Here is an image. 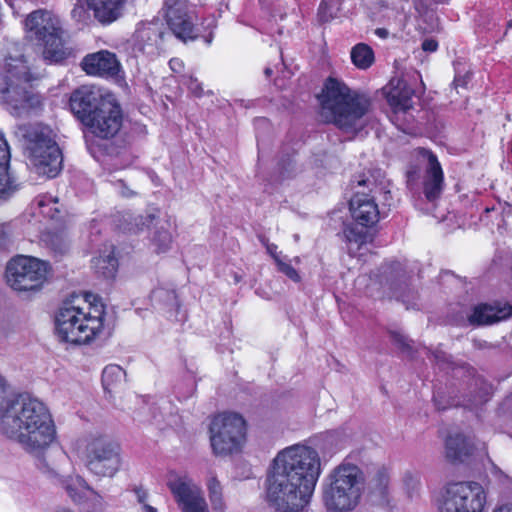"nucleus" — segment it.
<instances>
[{
    "mask_svg": "<svg viewBox=\"0 0 512 512\" xmlns=\"http://www.w3.org/2000/svg\"><path fill=\"white\" fill-rule=\"evenodd\" d=\"M321 474L318 452L296 444L281 450L267 477V498L277 512H300L310 501Z\"/></svg>",
    "mask_w": 512,
    "mask_h": 512,
    "instance_id": "nucleus-1",
    "label": "nucleus"
},
{
    "mask_svg": "<svg viewBox=\"0 0 512 512\" xmlns=\"http://www.w3.org/2000/svg\"><path fill=\"white\" fill-rule=\"evenodd\" d=\"M0 432L30 453H40L55 440L56 428L46 405L28 394L9 397L0 375Z\"/></svg>",
    "mask_w": 512,
    "mask_h": 512,
    "instance_id": "nucleus-2",
    "label": "nucleus"
},
{
    "mask_svg": "<svg viewBox=\"0 0 512 512\" xmlns=\"http://www.w3.org/2000/svg\"><path fill=\"white\" fill-rule=\"evenodd\" d=\"M322 116L346 132H355L365 125L364 116L371 107L370 97L349 88L343 81L329 77L321 95Z\"/></svg>",
    "mask_w": 512,
    "mask_h": 512,
    "instance_id": "nucleus-3",
    "label": "nucleus"
},
{
    "mask_svg": "<svg viewBox=\"0 0 512 512\" xmlns=\"http://www.w3.org/2000/svg\"><path fill=\"white\" fill-rule=\"evenodd\" d=\"M103 316V305L73 295L63 302L56 317L60 341L75 345L91 342L102 331Z\"/></svg>",
    "mask_w": 512,
    "mask_h": 512,
    "instance_id": "nucleus-4",
    "label": "nucleus"
},
{
    "mask_svg": "<svg viewBox=\"0 0 512 512\" xmlns=\"http://www.w3.org/2000/svg\"><path fill=\"white\" fill-rule=\"evenodd\" d=\"M37 79L23 54H9L0 71V101L17 113L38 107L40 96L31 90V83Z\"/></svg>",
    "mask_w": 512,
    "mask_h": 512,
    "instance_id": "nucleus-5",
    "label": "nucleus"
},
{
    "mask_svg": "<svg viewBox=\"0 0 512 512\" xmlns=\"http://www.w3.org/2000/svg\"><path fill=\"white\" fill-rule=\"evenodd\" d=\"M365 475L360 467L345 458L328 475L323 503L330 512H351L361 501Z\"/></svg>",
    "mask_w": 512,
    "mask_h": 512,
    "instance_id": "nucleus-6",
    "label": "nucleus"
},
{
    "mask_svg": "<svg viewBox=\"0 0 512 512\" xmlns=\"http://www.w3.org/2000/svg\"><path fill=\"white\" fill-rule=\"evenodd\" d=\"M15 135L22 142L29 165L38 175L54 178L59 174L63 157L48 127L23 124L17 127Z\"/></svg>",
    "mask_w": 512,
    "mask_h": 512,
    "instance_id": "nucleus-7",
    "label": "nucleus"
},
{
    "mask_svg": "<svg viewBox=\"0 0 512 512\" xmlns=\"http://www.w3.org/2000/svg\"><path fill=\"white\" fill-rule=\"evenodd\" d=\"M25 29L30 39L43 46L42 56L48 63H60L70 55L63 41L60 18L51 11L38 9L27 15Z\"/></svg>",
    "mask_w": 512,
    "mask_h": 512,
    "instance_id": "nucleus-8",
    "label": "nucleus"
},
{
    "mask_svg": "<svg viewBox=\"0 0 512 512\" xmlns=\"http://www.w3.org/2000/svg\"><path fill=\"white\" fill-rule=\"evenodd\" d=\"M162 11L176 38L187 42L203 37L207 44L212 42L213 29L216 27L214 17L202 18L198 23L199 19L190 0H164Z\"/></svg>",
    "mask_w": 512,
    "mask_h": 512,
    "instance_id": "nucleus-9",
    "label": "nucleus"
},
{
    "mask_svg": "<svg viewBox=\"0 0 512 512\" xmlns=\"http://www.w3.org/2000/svg\"><path fill=\"white\" fill-rule=\"evenodd\" d=\"M486 492L475 481L448 484L438 504V512H484Z\"/></svg>",
    "mask_w": 512,
    "mask_h": 512,
    "instance_id": "nucleus-10",
    "label": "nucleus"
},
{
    "mask_svg": "<svg viewBox=\"0 0 512 512\" xmlns=\"http://www.w3.org/2000/svg\"><path fill=\"white\" fill-rule=\"evenodd\" d=\"M210 441L216 455L237 451L245 439V421L236 413H222L210 424Z\"/></svg>",
    "mask_w": 512,
    "mask_h": 512,
    "instance_id": "nucleus-11",
    "label": "nucleus"
},
{
    "mask_svg": "<svg viewBox=\"0 0 512 512\" xmlns=\"http://www.w3.org/2000/svg\"><path fill=\"white\" fill-rule=\"evenodd\" d=\"M48 266L34 257L17 256L8 262L6 279L8 285L16 291H35L43 285Z\"/></svg>",
    "mask_w": 512,
    "mask_h": 512,
    "instance_id": "nucleus-12",
    "label": "nucleus"
},
{
    "mask_svg": "<svg viewBox=\"0 0 512 512\" xmlns=\"http://www.w3.org/2000/svg\"><path fill=\"white\" fill-rule=\"evenodd\" d=\"M85 463L94 475L113 477L121 465L119 446L106 438H96L86 448Z\"/></svg>",
    "mask_w": 512,
    "mask_h": 512,
    "instance_id": "nucleus-13",
    "label": "nucleus"
},
{
    "mask_svg": "<svg viewBox=\"0 0 512 512\" xmlns=\"http://www.w3.org/2000/svg\"><path fill=\"white\" fill-rule=\"evenodd\" d=\"M419 155L427 162L422 179L421 191L415 182L416 171L414 170L407 172V185L414 195L418 194L420 197L422 194L428 202L434 203L440 198L443 192V171L436 155L431 151L422 148L419 150Z\"/></svg>",
    "mask_w": 512,
    "mask_h": 512,
    "instance_id": "nucleus-14",
    "label": "nucleus"
},
{
    "mask_svg": "<svg viewBox=\"0 0 512 512\" xmlns=\"http://www.w3.org/2000/svg\"><path fill=\"white\" fill-rule=\"evenodd\" d=\"M123 114L120 105L109 99L100 104L84 126L94 136L101 139H111L118 134L122 127Z\"/></svg>",
    "mask_w": 512,
    "mask_h": 512,
    "instance_id": "nucleus-15",
    "label": "nucleus"
},
{
    "mask_svg": "<svg viewBox=\"0 0 512 512\" xmlns=\"http://www.w3.org/2000/svg\"><path fill=\"white\" fill-rule=\"evenodd\" d=\"M166 35L163 24L159 21L139 23L130 40L134 56L153 58L160 55L164 50Z\"/></svg>",
    "mask_w": 512,
    "mask_h": 512,
    "instance_id": "nucleus-16",
    "label": "nucleus"
},
{
    "mask_svg": "<svg viewBox=\"0 0 512 512\" xmlns=\"http://www.w3.org/2000/svg\"><path fill=\"white\" fill-rule=\"evenodd\" d=\"M357 182L358 187L369 188L370 193L376 194L378 186L368 177H359L357 180H353L354 184ZM350 211L353 219L360 226H372L378 221L379 210L375 203V195H369L364 191H357L349 202Z\"/></svg>",
    "mask_w": 512,
    "mask_h": 512,
    "instance_id": "nucleus-17",
    "label": "nucleus"
},
{
    "mask_svg": "<svg viewBox=\"0 0 512 512\" xmlns=\"http://www.w3.org/2000/svg\"><path fill=\"white\" fill-rule=\"evenodd\" d=\"M168 487L183 512H209L201 489L186 477L168 482Z\"/></svg>",
    "mask_w": 512,
    "mask_h": 512,
    "instance_id": "nucleus-18",
    "label": "nucleus"
},
{
    "mask_svg": "<svg viewBox=\"0 0 512 512\" xmlns=\"http://www.w3.org/2000/svg\"><path fill=\"white\" fill-rule=\"evenodd\" d=\"M108 100L91 87L81 86L72 92L69 106L72 113L84 125L93 116L94 111H98L100 104Z\"/></svg>",
    "mask_w": 512,
    "mask_h": 512,
    "instance_id": "nucleus-19",
    "label": "nucleus"
},
{
    "mask_svg": "<svg viewBox=\"0 0 512 512\" xmlns=\"http://www.w3.org/2000/svg\"><path fill=\"white\" fill-rule=\"evenodd\" d=\"M81 67L88 75L115 76L120 70V63L114 53L100 50L86 55Z\"/></svg>",
    "mask_w": 512,
    "mask_h": 512,
    "instance_id": "nucleus-20",
    "label": "nucleus"
},
{
    "mask_svg": "<svg viewBox=\"0 0 512 512\" xmlns=\"http://www.w3.org/2000/svg\"><path fill=\"white\" fill-rule=\"evenodd\" d=\"M94 19L102 25L117 21L122 15L126 0H84Z\"/></svg>",
    "mask_w": 512,
    "mask_h": 512,
    "instance_id": "nucleus-21",
    "label": "nucleus"
},
{
    "mask_svg": "<svg viewBox=\"0 0 512 512\" xmlns=\"http://www.w3.org/2000/svg\"><path fill=\"white\" fill-rule=\"evenodd\" d=\"M9 161L8 144L0 134V203L7 201L19 190V184H16L8 173Z\"/></svg>",
    "mask_w": 512,
    "mask_h": 512,
    "instance_id": "nucleus-22",
    "label": "nucleus"
},
{
    "mask_svg": "<svg viewBox=\"0 0 512 512\" xmlns=\"http://www.w3.org/2000/svg\"><path fill=\"white\" fill-rule=\"evenodd\" d=\"M472 447L461 433L449 435L445 441V455L451 462H462L470 455Z\"/></svg>",
    "mask_w": 512,
    "mask_h": 512,
    "instance_id": "nucleus-23",
    "label": "nucleus"
},
{
    "mask_svg": "<svg viewBox=\"0 0 512 512\" xmlns=\"http://www.w3.org/2000/svg\"><path fill=\"white\" fill-rule=\"evenodd\" d=\"M381 271L385 284L394 290L395 295H398L399 291L408 286V276L401 263L392 262L386 264L382 266Z\"/></svg>",
    "mask_w": 512,
    "mask_h": 512,
    "instance_id": "nucleus-24",
    "label": "nucleus"
},
{
    "mask_svg": "<svg viewBox=\"0 0 512 512\" xmlns=\"http://www.w3.org/2000/svg\"><path fill=\"white\" fill-rule=\"evenodd\" d=\"M168 221H157L150 241L154 252L157 254L167 252L172 244V235L169 231Z\"/></svg>",
    "mask_w": 512,
    "mask_h": 512,
    "instance_id": "nucleus-25",
    "label": "nucleus"
},
{
    "mask_svg": "<svg viewBox=\"0 0 512 512\" xmlns=\"http://www.w3.org/2000/svg\"><path fill=\"white\" fill-rule=\"evenodd\" d=\"M368 226L351 225L344 229V236L348 243V251L351 255L355 254L361 247L370 241V234L367 231Z\"/></svg>",
    "mask_w": 512,
    "mask_h": 512,
    "instance_id": "nucleus-26",
    "label": "nucleus"
},
{
    "mask_svg": "<svg viewBox=\"0 0 512 512\" xmlns=\"http://www.w3.org/2000/svg\"><path fill=\"white\" fill-rule=\"evenodd\" d=\"M413 95L414 90L406 82L399 81L398 86L389 94V105L391 108H413Z\"/></svg>",
    "mask_w": 512,
    "mask_h": 512,
    "instance_id": "nucleus-27",
    "label": "nucleus"
},
{
    "mask_svg": "<svg viewBox=\"0 0 512 512\" xmlns=\"http://www.w3.org/2000/svg\"><path fill=\"white\" fill-rule=\"evenodd\" d=\"M151 300L154 305L167 311H176L179 308L177 295L174 289L157 287L151 293Z\"/></svg>",
    "mask_w": 512,
    "mask_h": 512,
    "instance_id": "nucleus-28",
    "label": "nucleus"
},
{
    "mask_svg": "<svg viewBox=\"0 0 512 512\" xmlns=\"http://www.w3.org/2000/svg\"><path fill=\"white\" fill-rule=\"evenodd\" d=\"M93 266L97 273L101 274L105 278H112L115 276L118 267V261L114 256V250L112 249L106 255H100L93 259Z\"/></svg>",
    "mask_w": 512,
    "mask_h": 512,
    "instance_id": "nucleus-29",
    "label": "nucleus"
},
{
    "mask_svg": "<svg viewBox=\"0 0 512 512\" xmlns=\"http://www.w3.org/2000/svg\"><path fill=\"white\" fill-rule=\"evenodd\" d=\"M389 482L390 474L388 469L383 466L379 467L369 480V489L380 498H384L387 495Z\"/></svg>",
    "mask_w": 512,
    "mask_h": 512,
    "instance_id": "nucleus-30",
    "label": "nucleus"
},
{
    "mask_svg": "<svg viewBox=\"0 0 512 512\" xmlns=\"http://www.w3.org/2000/svg\"><path fill=\"white\" fill-rule=\"evenodd\" d=\"M412 110L413 108H391L389 119L399 130L408 133L414 122Z\"/></svg>",
    "mask_w": 512,
    "mask_h": 512,
    "instance_id": "nucleus-31",
    "label": "nucleus"
},
{
    "mask_svg": "<svg viewBox=\"0 0 512 512\" xmlns=\"http://www.w3.org/2000/svg\"><path fill=\"white\" fill-rule=\"evenodd\" d=\"M351 60L358 68L367 69L374 62V52L368 45L359 43L351 51Z\"/></svg>",
    "mask_w": 512,
    "mask_h": 512,
    "instance_id": "nucleus-32",
    "label": "nucleus"
},
{
    "mask_svg": "<svg viewBox=\"0 0 512 512\" xmlns=\"http://www.w3.org/2000/svg\"><path fill=\"white\" fill-rule=\"evenodd\" d=\"M126 373L118 365H108L102 372V384L106 391L111 392L125 380Z\"/></svg>",
    "mask_w": 512,
    "mask_h": 512,
    "instance_id": "nucleus-33",
    "label": "nucleus"
},
{
    "mask_svg": "<svg viewBox=\"0 0 512 512\" xmlns=\"http://www.w3.org/2000/svg\"><path fill=\"white\" fill-rule=\"evenodd\" d=\"M43 241L55 254L63 255L69 249V241L64 232H46Z\"/></svg>",
    "mask_w": 512,
    "mask_h": 512,
    "instance_id": "nucleus-34",
    "label": "nucleus"
},
{
    "mask_svg": "<svg viewBox=\"0 0 512 512\" xmlns=\"http://www.w3.org/2000/svg\"><path fill=\"white\" fill-rule=\"evenodd\" d=\"M342 0H323L318 10L320 21L328 22L336 17Z\"/></svg>",
    "mask_w": 512,
    "mask_h": 512,
    "instance_id": "nucleus-35",
    "label": "nucleus"
},
{
    "mask_svg": "<svg viewBox=\"0 0 512 512\" xmlns=\"http://www.w3.org/2000/svg\"><path fill=\"white\" fill-rule=\"evenodd\" d=\"M209 498L215 510L223 509L222 487L216 477L208 481Z\"/></svg>",
    "mask_w": 512,
    "mask_h": 512,
    "instance_id": "nucleus-36",
    "label": "nucleus"
},
{
    "mask_svg": "<svg viewBox=\"0 0 512 512\" xmlns=\"http://www.w3.org/2000/svg\"><path fill=\"white\" fill-rule=\"evenodd\" d=\"M89 11L91 10L84 0H76L71 10V18L77 23L87 24L90 20Z\"/></svg>",
    "mask_w": 512,
    "mask_h": 512,
    "instance_id": "nucleus-37",
    "label": "nucleus"
},
{
    "mask_svg": "<svg viewBox=\"0 0 512 512\" xmlns=\"http://www.w3.org/2000/svg\"><path fill=\"white\" fill-rule=\"evenodd\" d=\"M155 219L156 218L154 214L138 215L134 217V222L129 228V231L137 233L142 231L145 227L149 228L150 225L153 224Z\"/></svg>",
    "mask_w": 512,
    "mask_h": 512,
    "instance_id": "nucleus-38",
    "label": "nucleus"
},
{
    "mask_svg": "<svg viewBox=\"0 0 512 512\" xmlns=\"http://www.w3.org/2000/svg\"><path fill=\"white\" fill-rule=\"evenodd\" d=\"M12 229L9 223L0 224V253L5 252L11 243Z\"/></svg>",
    "mask_w": 512,
    "mask_h": 512,
    "instance_id": "nucleus-39",
    "label": "nucleus"
},
{
    "mask_svg": "<svg viewBox=\"0 0 512 512\" xmlns=\"http://www.w3.org/2000/svg\"><path fill=\"white\" fill-rule=\"evenodd\" d=\"M277 268L278 271L285 274L292 281L300 282L301 277L297 270L293 268L289 263L285 262L283 259H277Z\"/></svg>",
    "mask_w": 512,
    "mask_h": 512,
    "instance_id": "nucleus-40",
    "label": "nucleus"
},
{
    "mask_svg": "<svg viewBox=\"0 0 512 512\" xmlns=\"http://www.w3.org/2000/svg\"><path fill=\"white\" fill-rule=\"evenodd\" d=\"M391 339L393 342L403 351H410L411 346L409 340L398 331H390L389 332Z\"/></svg>",
    "mask_w": 512,
    "mask_h": 512,
    "instance_id": "nucleus-41",
    "label": "nucleus"
},
{
    "mask_svg": "<svg viewBox=\"0 0 512 512\" xmlns=\"http://www.w3.org/2000/svg\"><path fill=\"white\" fill-rule=\"evenodd\" d=\"M115 186L118 188L119 190V193L123 196V197H133L137 194L136 191L130 189L129 187H127L126 183L119 179L115 182Z\"/></svg>",
    "mask_w": 512,
    "mask_h": 512,
    "instance_id": "nucleus-42",
    "label": "nucleus"
},
{
    "mask_svg": "<svg viewBox=\"0 0 512 512\" xmlns=\"http://www.w3.org/2000/svg\"><path fill=\"white\" fill-rule=\"evenodd\" d=\"M470 80V75L468 73L464 75H456L453 81V86L455 89H458L460 87L464 88L466 87L467 83Z\"/></svg>",
    "mask_w": 512,
    "mask_h": 512,
    "instance_id": "nucleus-43",
    "label": "nucleus"
},
{
    "mask_svg": "<svg viewBox=\"0 0 512 512\" xmlns=\"http://www.w3.org/2000/svg\"><path fill=\"white\" fill-rule=\"evenodd\" d=\"M438 48V42L434 39H425L422 43V49L426 52H435Z\"/></svg>",
    "mask_w": 512,
    "mask_h": 512,
    "instance_id": "nucleus-44",
    "label": "nucleus"
},
{
    "mask_svg": "<svg viewBox=\"0 0 512 512\" xmlns=\"http://www.w3.org/2000/svg\"><path fill=\"white\" fill-rule=\"evenodd\" d=\"M189 90L196 96H201L203 93V88H202L201 84L196 79L190 80Z\"/></svg>",
    "mask_w": 512,
    "mask_h": 512,
    "instance_id": "nucleus-45",
    "label": "nucleus"
},
{
    "mask_svg": "<svg viewBox=\"0 0 512 512\" xmlns=\"http://www.w3.org/2000/svg\"><path fill=\"white\" fill-rule=\"evenodd\" d=\"M169 66L172 71L180 73L183 70V62L180 59L173 58L169 61Z\"/></svg>",
    "mask_w": 512,
    "mask_h": 512,
    "instance_id": "nucleus-46",
    "label": "nucleus"
},
{
    "mask_svg": "<svg viewBox=\"0 0 512 512\" xmlns=\"http://www.w3.org/2000/svg\"><path fill=\"white\" fill-rule=\"evenodd\" d=\"M66 492L68 496L72 499V501L80 502L82 500V496L72 486H67Z\"/></svg>",
    "mask_w": 512,
    "mask_h": 512,
    "instance_id": "nucleus-47",
    "label": "nucleus"
},
{
    "mask_svg": "<svg viewBox=\"0 0 512 512\" xmlns=\"http://www.w3.org/2000/svg\"><path fill=\"white\" fill-rule=\"evenodd\" d=\"M292 166V160L289 158L285 161H283V163H281V175L283 177H286V176H289L290 174V167Z\"/></svg>",
    "mask_w": 512,
    "mask_h": 512,
    "instance_id": "nucleus-48",
    "label": "nucleus"
},
{
    "mask_svg": "<svg viewBox=\"0 0 512 512\" xmlns=\"http://www.w3.org/2000/svg\"><path fill=\"white\" fill-rule=\"evenodd\" d=\"M267 252L272 256L275 263L277 264V259H281L277 254V246L275 244L265 243Z\"/></svg>",
    "mask_w": 512,
    "mask_h": 512,
    "instance_id": "nucleus-49",
    "label": "nucleus"
},
{
    "mask_svg": "<svg viewBox=\"0 0 512 512\" xmlns=\"http://www.w3.org/2000/svg\"><path fill=\"white\" fill-rule=\"evenodd\" d=\"M136 494H137V498H138V502L142 504V506L145 503V500L147 498V493L145 491H142L140 489L136 490Z\"/></svg>",
    "mask_w": 512,
    "mask_h": 512,
    "instance_id": "nucleus-50",
    "label": "nucleus"
},
{
    "mask_svg": "<svg viewBox=\"0 0 512 512\" xmlns=\"http://www.w3.org/2000/svg\"><path fill=\"white\" fill-rule=\"evenodd\" d=\"M375 34H376L377 36H379L380 38L385 39V38H387V37H388V35H389V31H388L387 29H385V28H377V29L375 30Z\"/></svg>",
    "mask_w": 512,
    "mask_h": 512,
    "instance_id": "nucleus-51",
    "label": "nucleus"
},
{
    "mask_svg": "<svg viewBox=\"0 0 512 512\" xmlns=\"http://www.w3.org/2000/svg\"><path fill=\"white\" fill-rule=\"evenodd\" d=\"M493 512H512V504L500 506L499 508L495 509Z\"/></svg>",
    "mask_w": 512,
    "mask_h": 512,
    "instance_id": "nucleus-52",
    "label": "nucleus"
},
{
    "mask_svg": "<svg viewBox=\"0 0 512 512\" xmlns=\"http://www.w3.org/2000/svg\"><path fill=\"white\" fill-rule=\"evenodd\" d=\"M142 512H157V509L148 505V504H144L141 508Z\"/></svg>",
    "mask_w": 512,
    "mask_h": 512,
    "instance_id": "nucleus-53",
    "label": "nucleus"
},
{
    "mask_svg": "<svg viewBox=\"0 0 512 512\" xmlns=\"http://www.w3.org/2000/svg\"><path fill=\"white\" fill-rule=\"evenodd\" d=\"M415 8L419 11V12H422L426 9V6L420 1V0H416L415 1Z\"/></svg>",
    "mask_w": 512,
    "mask_h": 512,
    "instance_id": "nucleus-54",
    "label": "nucleus"
},
{
    "mask_svg": "<svg viewBox=\"0 0 512 512\" xmlns=\"http://www.w3.org/2000/svg\"><path fill=\"white\" fill-rule=\"evenodd\" d=\"M405 481H410L411 483L413 484H416L418 482L417 478L413 477V475L411 473H407L405 475Z\"/></svg>",
    "mask_w": 512,
    "mask_h": 512,
    "instance_id": "nucleus-55",
    "label": "nucleus"
},
{
    "mask_svg": "<svg viewBox=\"0 0 512 512\" xmlns=\"http://www.w3.org/2000/svg\"><path fill=\"white\" fill-rule=\"evenodd\" d=\"M54 512H74V511L65 506H58V507H56Z\"/></svg>",
    "mask_w": 512,
    "mask_h": 512,
    "instance_id": "nucleus-56",
    "label": "nucleus"
},
{
    "mask_svg": "<svg viewBox=\"0 0 512 512\" xmlns=\"http://www.w3.org/2000/svg\"><path fill=\"white\" fill-rule=\"evenodd\" d=\"M264 73L267 77H270L273 74V71L270 67L265 68Z\"/></svg>",
    "mask_w": 512,
    "mask_h": 512,
    "instance_id": "nucleus-57",
    "label": "nucleus"
},
{
    "mask_svg": "<svg viewBox=\"0 0 512 512\" xmlns=\"http://www.w3.org/2000/svg\"><path fill=\"white\" fill-rule=\"evenodd\" d=\"M42 160H44V162H48V157L46 156V154L43 156Z\"/></svg>",
    "mask_w": 512,
    "mask_h": 512,
    "instance_id": "nucleus-58",
    "label": "nucleus"
},
{
    "mask_svg": "<svg viewBox=\"0 0 512 512\" xmlns=\"http://www.w3.org/2000/svg\"><path fill=\"white\" fill-rule=\"evenodd\" d=\"M508 27H512V20L508 23Z\"/></svg>",
    "mask_w": 512,
    "mask_h": 512,
    "instance_id": "nucleus-59",
    "label": "nucleus"
}]
</instances>
